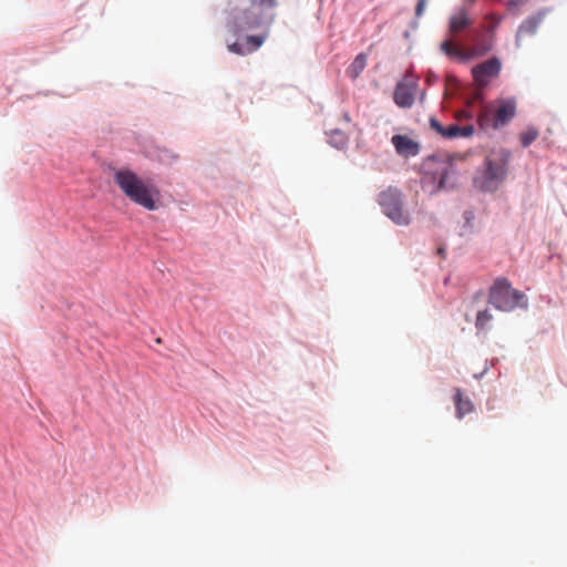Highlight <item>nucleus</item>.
<instances>
[{"label": "nucleus", "instance_id": "6ab92c4d", "mask_svg": "<svg viewBox=\"0 0 567 567\" xmlns=\"http://www.w3.org/2000/svg\"><path fill=\"white\" fill-rule=\"evenodd\" d=\"M430 125L439 135L444 137L446 127H444L436 118H431Z\"/></svg>", "mask_w": 567, "mask_h": 567}, {"label": "nucleus", "instance_id": "f257e3e1", "mask_svg": "<svg viewBox=\"0 0 567 567\" xmlns=\"http://www.w3.org/2000/svg\"><path fill=\"white\" fill-rule=\"evenodd\" d=\"M249 9H233L227 18L226 28L234 35L260 30L259 34L247 35L246 51L258 50L269 37V28L275 21L274 9L278 0H248Z\"/></svg>", "mask_w": 567, "mask_h": 567}, {"label": "nucleus", "instance_id": "f8f14e48", "mask_svg": "<svg viewBox=\"0 0 567 567\" xmlns=\"http://www.w3.org/2000/svg\"><path fill=\"white\" fill-rule=\"evenodd\" d=\"M471 25L472 21L467 13L464 10H461L450 18L449 31L451 34H457Z\"/></svg>", "mask_w": 567, "mask_h": 567}, {"label": "nucleus", "instance_id": "9b49d317", "mask_svg": "<svg viewBox=\"0 0 567 567\" xmlns=\"http://www.w3.org/2000/svg\"><path fill=\"white\" fill-rule=\"evenodd\" d=\"M453 400L455 404L456 416L458 419H463L466 414L473 412L474 405L472 401L468 398H463L460 388H455Z\"/></svg>", "mask_w": 567, "mask_h": 567}, {"label": "nucleus", "instance_id": "4468645a", "mask_svg": "<svg viewBox=\"0 0 567 567\" xmlns=\"http://www.w3.org/2000/svg\"><path fill=\"white\" fill-rule=\"evenodd\" d=\"M368 63V55L365 53H359L350 66L347 69V74L355 80L362 71L365 69Z\"/></svg>", "mask_w": 567, "mask_h": 567}, {"label": "nucleus", "instance_id": "20e7f679", "mask_svg": "<svg viewBox=\"0 0 567 567\" xmlns=\"http://www.w3.org/2000/svg\"><path fill=\"white\" fill-rule=\"evenodd\" d=\"M488 301L502 311H512L517 307L527 306L525 293L514 289L511 282L503 277L495 279L489 289Z\"/></svg>", "mask_w": 567, "mask_h": 567}, {"label": "nucleus", "instance_id": "4be33fe9", "mask_svg": "<svg viewBox=\"0 0 567 567\" xmlns=\"http://www.w3.org/2000/svg\"><path fill=\"white\" fill-rule=\"evenodd\" d=\"M456 118L460 121L461 120H470V118H472V114L468 111L463 110L456 114Z\"/></svg>", "mask_w": 567, "mask_h": 567}, {"label": "nucleus", "instance_id": "1a4fd4ad", "mask_svg": "<svg viewBox=\"0 0 567 567\" xmlns=\"http://www.w3.org/2000/svg\"><path fill=\"white\" fill-rule=\"evenodd\" d=\"M501 68V60L496 56H493L487 61L475 65L472 69V75L475 83L480 87H484L489 83L492 79L496 78L499 74Z\"/></svg>", "mask_w": 567, "mask_h": 567}, {"label": "nucleus", "instance_id": "6e6552de", "mask_svg": "<svg viewBox=\"0 0 567 567\" xmlns=\"http://www.w3.org/2000/svg\"><path fill=\"white\" fill-rule=\"evenodd\" d=\"M416 89L417 80L413 75L406 74L395 86L394 103L399 107L410 109L414 104Z\"/></svg>", "mask_w": 567, "mask_h": 567}, {"label": "nucleus", "instance_id": "39448f33", "mask_svg": "<svg viewBox=\"0 0 567 567\" xmlns=\"http://www.w3.org/2000/svg\"><path fill=\"white\" fill-rule=\"evenodd\" d=\"M516 115V101L514 99L499 100L496 106L484 105L478 115L477 124L482 130H497Z\"/></svg>", "mask_w": 567, "mask_h": 567}, {"label": "nucleus", "instance_id": "9d476101", "mask_svg": "<svg viewBox=\"0 0 567 567\" xmlns=\"http://www.w3.org/2000/svg\"><path fill=\"white\" fill-rule=\"evenodd\" d=\"M391 142L395 148V152L402 157L408 158L416 156L420 153V144L408 135H393Z\"/></svg>", "mask_w": 567, "mask_h": 567}, {"label": "nucleus", "instance_id": "423d86ee", "mask_svg": "<svg viewBox=\"0 0 567 567\" xmlns=\"http://www.w3.org/2000/svg\"><path fill=\"white\" fill-rule=\"evenodd\" d=\"M382 212L396 225L406 226L410 224V217L403 209L402 193L393 187H389L379 195L378 199Z\"/></svg>", "mask_w": 567, "mask_h": 567}, {"label": "nucleus", "instance_id": "dca6fc26", "mask_svg": "<svg viewBox=\"0 0 567 567\" xmlns=\"http://www.w3.org/2000/svg\"><path fill=\"white\" fill-rule=\"evenodd\" d=\"M539 136V132L535 127H528L523 131L519 135L520 143L524 147L529 146L533 142H535Z\"/></svg>", "mask_w": 567, "mask_h": 567}, {"label": "nucleus", "instance_id": "aec40b11", "mask_svg": "<svg viewBox=\"0 0 567 567\" xmlns=\"http://www.w3.org/2000/svg\"><path fill=\"white\" fill-rule=\"evenodd\" d=\"M228 50L231 52V53H235V54H239V55H243L245 54L247 51L243 48L241 44L237 43V42H234V43H230L227 45Z\"/></svg>", "mask_w": 567, "mask_h": 567}, {"label": "nucleus", "instance_id": "ddd939ff", "mask_svg": "<svg viewBox=\"0 0 567 567\" xmlns=\"http://www.w3.org/2000/svg\"><path fill=\"white\" fill-rule=\"evenodd\" d=\"M473 133H474V126L472 124H467L464 126H460L457 124H451L446 127L444 137H446V138L468 137Z\"/></svg>", "mask_w": 567, "mask_h": 567}, {"label": "nucleus", "instance_id": "2eb2a0df", "mask_svg": "<svg viewBox=\"0 0 567 567\" xmlns=\"http://www.w3.org/2000/svg\"><path fill=\"white\" fill-rule=\"evenodd\" d=\"M542 19L543 18H542L540 14L527 18L520 24V27L518 29V32H517V38H519L523 34H529V35L535 34L536 31H537L538 25L542 22Z\"/></svg>", "mask_w": 567, "mask_h": 567}, {"label": "nucleus", "instance_id": "0eeeda50", "mask_svg": "<svg viewBox=\"0 0 567 567\" xmlns=\"http://www.w3.org/2000/svg\"><path fill=\"white\" fill-rule=\"evenodd\" d=\"M506 163L503 159L486 158L483 171L474 177V185L483 192H493L506 175Z\"/></svg>", "mask_w": 567, "mask_h": 567}, {"label": "nucleus", "instance_id": "7ed1b4c3", "mask_svg": "<svg viewBox=\"0 0 567 567\" xmlns=\"http://www.w3.org/2000/svg\"><path fill=\"white\" fill-rule=\"evenodd\" d=\"M486 19L489 20L488 24H484L481 29L472 32V47L465 49L453 44L452 40H445L441 44V50L446 55L456 58L460 61H467L487 54L494 48V32L501 20L493 14L487 16Z\"/></svg>", "mask_w": 567, "mask_h": 567}, {"label": "nucleus", "instance_id": "412c9836", "mask_svg": "<svg viewBox=\"0 0 567 567\" xmlns=\"http://www.w3.org/2000/svg\"><path fill=\"white\" fill-rule=\"evenodd\" d=\"M427 0H419L415 8V16L419 18L423 14Z\"/></svg>", "mask_w": 567, "mask_h": 567}, {"label": "nucleus", "instance_id": "f03ea898", "mask_svg": "<svg viewBox=\"0 0 567 567\" xmlns=\"http://www.w3.org/2000/svg\"><path fill=\"white\" fill-rule=\"evenodd\" d=\"M113 179L122 193L134 204L147 210L157 208L161 193L154 184L145 182L127 167L114 171Z\"/></svg>", "mask_w": 567, "mask_h": 567}, {"label": "nucleus", "instance_id": "f3484780", "mask_svg": "<svg viewBox=\"0 0 567 567\" xmlns=\"http://www.w3.org/2000/svg\"><path fill=\"white\" fill-rule=\"evenodd\" d=\"M492 318L493 317L487 309L478 311V313L476 316V322H475L476 328L485 329L487 323L492 320Z\"/></svg>", "mask_w": 567, "mask_h": 567}, {"label": "nucleus", "instance_id": "a211bd4d", "mask_svg": "<svg viewBox=\"0 0 567 567\" xmlns=\"http://www.w3.org/2000/svg\"><path fill=\"white\" fill-rule=\"evenodd\" d=\"M452 168L450 163L445 164V168L443 169L442 176L439 182V187L444 188L449 182V171Z\"/></svg>", "mask_w": 567, "mask_h": 567}]
</instances>
